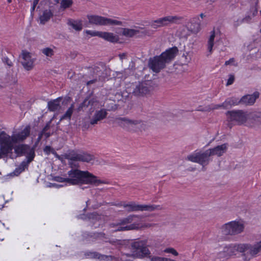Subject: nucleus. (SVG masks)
I'll list each match as a JSON object with an SVG mask.
<instances>
[{
    "label": "nucleus",
    "instance_id": "1",
    "mask_svg": "<svg viewBox=\"0 0 261 261\" xmlns=\"http://www.w3.org/2000/svg\"><path fill=\"white\" fill-rule=\"evenodd\" d=\"M224 252L228 256L235 255L237 252L241 253L243 260L249 261L261 252V240L253 244H231L224 247Z\"/></svg>",
    "mask_w": 261,
    "mask_h": 261
},
{
    "label": "nucleus",
    "instance_id": "2",
    "mask_svg": "<svg viewBox=\"0 0 261 261\" xmlns=\"http://www.w3.org/2000/svg\"><path fill=\"white\" fill-rule=\"evenodd\" d=\"M67 184L69 185L89 184L98 186L100 184H108L109 182L101 180L89 172L72 169L68 172Z\"/></svg>",
    "mask_w": 261,
    "mask_h": 261
},
{
    "label": "nucleus",
    "instance_id": "3",
    "mask_svg": "<svg viewBox=\"0 0 261 261\" xmlns=\"http://www.w3.org/2000/svg\"><path fill=\"white\" fill-rule=\"evenodd\" d=\"M177 47H173L162 53L160 56H156L149 59L148 67L153 72L158 73L164 68L167 63L170 62L178 53Z\"/></svg>",
    "mask_w": 261,
    "mask_h": 261
},
{
    "label": "nucleus",
    "instance_id": "4",
    "mask_svg": "<svg viewBox=\"0 0 261 261\" xmlns=\"http://www.w3.org/2000/svg\"><path fill=\"white\" fill-rule=\"evenodd\" d=\"M140 217L136 215H130L127 217L119 219L117 223L110 224V228L116 229L115 231H124L138 229L140 228Z\"/></svg>",
    "mask_w": 261,
    "mask_h": 261
},
{
    "label": "nucleus",
    "instance_id": "5",
    "mask_svg": "<svg viewBox=\"0 0 261 261\" xmlns=\"http://www.w3.org/2000/svg\"><path fill=\"white\" fill-rule=\"evenodd\" d=\"M147 240L137 239L132 241L129 246L130 253H124V255L134 258H143L150 256L147 248Z\"/></svg>",
    "mask_w": 261,
    "mask_h": 261
},
{
    "label": "nucleus",
    "instance_id": "6",
    "mask_svg": "<svg viewBox=\"0 0 261 261\" xmlns=\"http://www.w3.org/2000/svg\"><path fill=\"white\" fill-rule=\"evenodd\" d=\"M65 159L68 160V164L71 167H76L77 165L75 162H83L89 163L94 159V156L86 152L81 151L77 152L75 150H70L65 154Z\"/></svg>",
    "mask_w": 261,
    "mask_h": 261
},
{
    "label": "nucleus",
    "instance_id": "7",
    "mask_svg": "<svg viewBox=\"0 0 261 261\" xmlns=\"http://www.w3.org/2000/svg\"><path fill=\"white\" fill-rule=\"evenodd\" d=\"M113 205L117 206H122L126 208L128 212H136V211H149L152 212L155 210H161L162 207L160 205L155 204H137L134 202H130L128 203H122L118 204H113Z\"/></svg>",
    "mask_w": 261,
    "mask_h": 261
},
{
    "label": "nucleus",
    "instance_id": "8",
    "mask_svg": "<svg viewBox=\"0 0 261 261\" xmlns=\"http://www.w3.org/2000/svg\"><path fill=\"white\" fill-rule=\"evenodd\" d=\"M222 228L225 234L236 236L244 231L245 224L242 220H235L225 223Z\"/></svg>",
    "mask_w": 261,
    "mask_h": 261
},
{
    "label": "nucleus",
    "instance_id": "9",
    "mask_svg": "<svg viewBox=\"0 0 261 261\" xmlns=\"http://www.w3.org/2000/svg\"><path fill=\"white\" fill-rule=\"evenodd\" d=\"M153 83L152 81H145L143 82L133 85L132 93L136 96H143L149 94L153 90Z\"/></svg>",
    "mask_w": 261,
    "mask_h": 261
},
{
    "label": "nucleus",
    "instance_id": "10",
    "mask_svg": "<svg viewBox=\"0 0 261 261\" xmlns=\"http://www.w3.org/2000/svg\"><path fill=\"white\" fill-rule=\"evenodd\" d=\"M210 157L211 155L207 149L204 151H195L188 155L186 160L192 162L197 163L204 167L209 164L211 161Z\"/></svg>",
    "mask_w": 261,
    "mask_h": 261
},
{
    "label": "nucleus",
    "instance_id": "11",
    "mask_svg": "<svg viewBox=\"0 0 261 261\" xmlns=\"http://www.w3.org/2000/svg\"><path fill=\"white\" fill-rule=\"evenodd\" d=\"M87 18L89 20V22L90 24L98 25H121L122 22L120 21L112 19L110 18H106L105 17L98 16V15H88Z\"/></svg>",
    "mask_w": 261,
    "mask_h": 261
},
{
    "label": "nucleus",
    "instance_id": "12",
    "mask_svg": "<svg viewBox=\"0 0 261 261\" xmlns=\"http://www.w3.org/2000/svg\"><path fill=\"white\" fill-rule=\"evenodd\" d=\"M182 19V17L178 16H167L160 18L152 21L151 27L153 29L167 26L171 23H176Z\"/></svg>",
    "mask_w": 261,
    "mask_h": 261
},
{
    "label": "nucleus",
    "instance_id": "13",
    "mask_svg": "<svg viewBox=\"0 0 261 261\" xmlns=\"http://www.w3.org/2000/svg\"><path fill=\"white\" fill-rule=\"evenodd\" d=\"M14 151L18 155H25L27 164L31 163L35 155L34 149L27 145L21 144L16 146L14 147Z\"/></svg>",
    "mask_w": 261,
    "mask_h": 261
},
{
    "label": "nucleus",
    "instance_id": "14",
    "mask_svg": "<svg viewBox=\"0 0 261 261\" xmlns=\"http://www.w3.org/2000/svg\"><path fill=\"white\" fill-rule=\"evenodd\" d=\"M13 143L11 137L4 132L0 133V146L3 154L7 155L11 152L13 149Z\"/></svg>",
    "mask_w": 261,
    "mask_h": 261
},
{
    "label": "nucleus",
    "instance_id": "15",
    "mask_svg": "<svg viewBox=\"0 0 261 261\" xmlns=\"http://www.w3.org/2000/svg\"><path fill=\"white\" fill-rule=\"evenodd\" d=\"M227 119L231 122H234L238 124H242L245 122L247 119L246 112L243 110H236L228 111L226 113Z\"/></svg>",
    "mask_w": 261,
    "mask_h": 261
},
{
    "label": "nucleus",
    "instance_id": "16",
    "mask_svg": "<svg viewBox=\"0 0 261 261\" xmlns=\"http://www.w3.org/2000/svg\"><path fill=\"white\" fill-rule=\"evenodd\" d=\"M115 122L120 127L128 130H134L140 122L137 120L130 119L127 117H116Z\"/></svg>",
    "mask_w": 261,
    "mask_h": 261
},
{
    "label": "nucleus",
    "instance_id": "17",
    "mask_svg": "<svg viewBox=\"0 0 261 261\" xmlns=\"http://www.w3.org/2000/svg\"><path fill=\"white\" fill-rule=\"evenodd\" d=\"M83 241L87 242H95L96 241H107L108 238L106 234L102 232H85L82 234Z\"/></svg>",
    "mask_w": 261,
    "mask_h": 261
},
{
    "label": "nucleus",
    "instance_id": "18",
    "mask_svg": "<svg viewBox=\"0 0 261 261\" xmlns=\"http://www.w3.org/2000/svg\"><path fill=\"white\" fill-rule=\"evenodd\" d=\"M34 62L33 59L31 58L29 53L22 51L20 62L25 69L27 70H31L34 66Z\"/></svg>",
    "mask_w": 261,
    "mask_h": 261
},
{
    "label": "nucleus",
    "instance_id": "19",
    "mask_svg": "<svg viewBox=\"0 0 261 261\" xmlns=\"http://www.w3.org/2000/svg\"><path fill=\"white\" fill-rule=\"evenodd\" d=\"M258 91L254 92L252 94H247L240 99V104L245 106H252L259 96Z\"/></svg>",
    "mask_w": 261,
    "mask_h": 261
},
{
    "label": "nucleus",
    "instance_id": "20",
    "mask_svg": "<svg viewBox=\"0 0 261 261\" xmlns=\"http://www.w3.org/2000/svg\"><path fill=\"white\" fill-rule=\"evenodd\" d=\"M31 127L30 126H27L20 132L14 134L11 136V139L14 143L22 141L25 140L30 134Z\"/></svg>",
    "mask_w": 261,
    "mask_h": 261
},
{
    "label": "nucleus",
    "instance_id": "21",
    "mask_svg": "<svg viewBox=\"0 0 261 261\" xmlns=\"http://www.w3.org/2000/svg\"><path fill=\"white\" fill-rule=\"evenodd\" d=\"M107 111L108 110L105 109H101L99 110L96 111L90 120V123L92 125H94L97 124L99 121L106 118L108 115Z\"/></svg>",
    "mask_w": 261,
    "mask_h": 261
},
{
    "label": "nucleus",
    "instance_id": "22",
    "mask_svg": "<svg viewBox=\"0 0 261 261\" xmlns=\"http://www.w3.org/2000/svg\"><path fill=\"white\" fill-rule=\"evenodd\" d=\"M227 148V144L224 143L221 145L217 146L213 148L208 149V150L211 156L213 155L221 156L226 151Z\"/></svg>",
    "mask_w": 261,
    "mask_h": 261
},
{
    "label": "nucleus",
    "instance_id": "23",
    "mask_svg": "<svg viewBox=\"0 0 261 261\" xmlns=\"http://www.w3.org/2000/svg\"><path fill=\"white\" fill-rule=\"evenodd\" d=\"M140 33L146 35L147 33V31L144 30L143 31L140 32L139 30L123 28L122 29V34L125 37H133L135 36L139 35Z\"/></svg>",
    "mask_w": 261,
    "mask_h": 261
},
{
    "label": "nucleus",
    "instance_id": "24",
    "mask_svg": "<svg viewBox=\"0 0 261 261\" xmlns=\"http://www.w3.org/2000/svg\"><path fill=\"white\" fill-rule=\"evenodd\" d=\"M61 100V97H58L55 99L49 101L47 103L48 110L51 112L59 110L61 108L60 102Z\"/></svg>",
    "mask_w": 261,
    "mask_h": 261
},
{
    "label": "nucleus",
    "instance_id": "25",
    "mask_svg": "<svg viewBox=\"0 0 261 261\" xmlns=\"http://www.w3.org/2000/svg\"><path fill=\"white\" fill-rule=\"evenodd\" d=\"M85 254L86 256H88L91 258L98 259L100 261L106 260L110 257V256L101 254L95 251H88L86 252Z\"/></svg>",
    "mask_w": 261,
    "mask_h": 261
},
{
    "label": "nucleus",
    "instance_id": "26",
    "mask_svg": "<svg viewBox=\"0 0 261 261\" xmlns=\"http://www.w3.org/2000/svg\"><path fill=\"white\" fill-rule=\"evenodd\" d=\"M67 24L71 26L73 29L76 31H80L83 29L82 21L81 20H74L69 18L67 20Z\"/></svg>",
    "mask_w": 261,
    "mask_h": 261
},
{
    "label": "nucleus",
    "instance_id": "27",
    "mask_svg": "<svg viewBox=\"0 0 261 261\" xmlns=\"http://www.w3.org/2000/svg\"><path fill=\"white\" fill-rule=\"evenodd\" d=\"M239 104H240V99L232 97L227 98L222 103V106L225 109H228L231 108L232 106H237Z\"/></svg>",
    "mask_w": 261,
    "mask_h": 261
},
{
    "label": "nucleus",
    "instance_id": "28",
    "mask_svg": "<svg viewBox=\"0 0 261 261\" xmlns=\"http://www.w3.org/2000/svg\"><path fill=\"white\" fill-rule=\"evenodd\" d=\"M100 38L111 42H116L118 41L119 38L112 33L101 32Z\"/></svg>",
    "mask_w": 261,
    "mask_h": 261
},
{
    "label": "nucleus",
    "instance_id": "29",
    "mask_svg": "<svg viewBox=\"0 0 261 261\" xmlns=\"http://www.w3.org/2000/svg\"><path fill=\"white\" fill-rule=\"evenodd\" d=\"M53 14L50 10H45L43 12L42 15L39 17L40 23L44 24L48 21L50 18L53 16Z\"/></svg>",
    "mask_w": 261,
    "mask_h": 261
},
{
    "label": "nucleus",
    "instance_id": "30",
    "mask_svg": "<svg viewBox=\"0 0 261 261\" xmlns=\"http://www.w3.org/2000/svg\"><path fill=\"white\" fill-rule=\"evenodd\" d=\"M190 28L194 32H198L200 30V21L198 17L193 18L191 22Z\"/></svg>",
    "mask_w": 261,
    "mask_h": 261
},
{
    "label": "nucleus",
    "instance_id": "31",
    "mask_svg": "<svg viewBox=\"0 0 261 261\" xmlns=\"http://www.w3.org/2000/svg\"><path fill=\"white\" fill-rule=\"evenodd\" d=\"M97 101L95 98H86L80 105L79 109H83L84 107L87 108L89 106H93Z\"/></svg>",
    "mask_w": 261,
    "mask_h": 261
},
{
    "label": "nucleus",
    "instance_id": "32",
    "mask_svg": "<svg viewBox=\"0 0 261 261\" xmlns=\"http://www.w3.org/2000/svg\"><path fill=\"white\" fill-rule=\"evenodd\" d=\"M215 37V31L214 30H213L211 32V35L207 42V49L210 53H211L212 51Z\"/></svg>",
    "mask_w": 261,
    "mask_h": 261
},
{
    "label": "nucleus",
    "instance_id": "33",
    "mask_svg": "<svg viewBox=\"0 0 261 261\" xmlns=\"http://www.w3.org/2000/svg\"><path fill=\"white\" fill-rule=\"evenodd\" d=\"M74 105L72 104L71 106L68 108L65 113L61 117L60 121L63 119H69L70 120L71 115L73 112Z\"/></svg>",
    "mask_w": 261,
    "mask_h": 261
},
{
    "label": "nucleus",
    "instance_id": "34",
    "mask_svg": "<svg viewBox=\"0 0 261 261\" xmlns=\"http://www.w3.org/2000/svg\"><path fill=\"white\" fill-rule=\"evenodd\" d=\"M73 4L72 0H62L60 3V8L65 10L70 8Z\"/></svg>",
    "mask_w": 261,
    "mask_h": 261
},
{
    "label": "nucleus",
    "instance_id": "35",
    "mask_svg": "<svg viewBox=\"0 0 261 261\" xmlns=\"http://www.w3.org/2000/svg\"><path fill=\"white\" fill-rule=\"evenodd\" d=\"M27 164V163H26L25 162H22L20 166L16 168L12 174L16 176L18 175L21 172L24 170Z\"/></svg>",
    "mask_w": 261,
    "mask_h": 261
},
{
    "label": "nucleus",
    "instance_id": "36",
    "mask_svg": "<svg viewBox=\"0 0 261 261\" xmlns=\"http://www.w3.org/2000/svg\"><path fill=\"white\" fill-rule=\"evenodd\" d=\"M41 52L44 55L48 57H51L54 55V51L49 47H45L41 49Z\"/></svg>",
    "mask_w": 261,
    "mask_h": 261
},
{
    "label": "nucleus",
    "instance_id": "37",
    "mask_svg": "<svg viewBox=\"0 0 261 261\" xmlns=\"http://www.w3.org/2000/svg\"><path fill=\"white\" fill-rule=\"evenodd\" d=\"M43 151L46 154H49L50 153H52L53 154H57V153L56 152L54 149L51 147L50 146H46L44 148Z\"/></svg>",
    "mask_w": 261,
    "mask_h": 261
},
{
    "label": "nucleus",
    "instance_id": "38",
    "mask_svg": "<svg viewBox=\"0 0 261 261\" xmlns=\"http://www.w3.org/2000/svg\"><path fill=\"white\" fill-rule=\"evenodd\" d=\"M105 67L101 66V67H95L93 68L94 72L96 73L99 77L105 76L103 75L100 73V72L102 71L104 69Z\"/></svg>",
    "mask_w": 261,
    "mask_h": 261
},
{
    "label": "nucleus",
    "instance_id": "39",
    "mask_svg": "<svg viewBox=\"0 0 261 261\" xmlns=\"http://www.w3.org/2000/svg\"><path fill=\"white\" fill-rule=\"evenodd\" d=\"M85 33L92 37L98 36L99 37H100L101 32L86 30Z\"/></svg>",
    "mask_w": 261,
    "mask_h": 261
},
{
    "label": "nucleus",
    "instance_id": "40",
    "mask_svg": "<svg viewBox=\"0 0 261 261\" xmlns=\"http://www.w3.org/2000/svg\"><path fill=\"white\" fill-rule=\"evenodd\" d=\"M151 261H171V259L156 256H149Z\"/></svg>",
    "mask_w": 261,
    "mask_h": 261
},
{
    "label": "nucleus",
    "instance_id": "41",
    "mask_svg": "<svg viewBox=\"0 0 261 261\" xmlns=\"http://www.w3.org/2000/svg\"><path fill=\"white\" fill-rule=\"evenodd\" d=\"M164 252L166 253H171L174 255L175 256H177L178 255V252L173 248H166L164 250Z\"/></svg>",
    "mask_w": 261,
    "mask_h": 261
},
{
    "label": "nucleus",
    "instance_id": "42",
    "mask_svg": "<svg viewBox=\"0 0 261 261\" xmlns=\"http://www.w3.org/2000/svg\"><path fill=\"white\" fill-rule=\"evenodd\" d=\"M55 180L58 182H65L67 183L68 177L56 176L55 177Z\"/></svg>",
    "mask_w": 261,
    "mask_h": 261
},
{
    "label": "nucleus",
    "instance_id": "43",
    "mask_svg": "<svg viewBox=\"0 0 261 261\" xmlns=\"http://www.w3.org/2000/svg\"><path fill=\"white\" fill-rule=\"evenodd\" d=\"M234 81V75H233L232 74H230L229 75V79H228L227 83H226V86H229V85L232 84Z\"/></svg>",
    "mask_w": 261,
    "mask_h": 261
},
{
    "label": "nucleus",
    "instance_id": "44",
    "mask_svg": "<svg viewBox=\"0 0 261 261\" xmlns=\"http://www.w3.org/2000/svg\"><path fill=\"white\" fill-rule=\"evenodd\" d=\"M123 72H125V70L124 71H117L116 72V76H117L118 78H122V77H124L125 78L126 76V75H124V76L122 75V74Z\"/></svg>",
    "mask_w": 261,
    "mask_h": 261
},
{
    "label": "nucleus",
    "instance_id": "45",
    "mask_svg": "<svg viewBox=\"0 0 261 261\" xmlns=\"http://www.w3.org/2000/svg\"><path fill=\"white\" fill-rule=\"evenodd\" d=\"M234 59L231 58L229 60L226 61L225 63V65H228L234 62Z\"/></svg>",
    "mask_w": 261,
    "mask_h": 261
},
{
    "label": "nucleus",
    "instance_id": "46",
    "mask_svg": "<svg viewBox=\"0 0 261 261\" xmlns=\"http://www.w3.org/2000/svg\"><path fill=\"white\" fill-rule=\"evenodd\" d=\"M119 57L120 59L122 60L124 59H125L126 57V53H123L119 55Z\"/></svg>",
    "mask_w": 261,
    "mask_h": 261
},
{
    "label": "nucleus",
    "instance_id": "47",
    "mask_svg": "<svg viewBox=\"0 0 261 261\" xmlns=\"http://www.w3.org/2000/svg\"><path fill=\"white\" fill-rule=\"evenodd\" d=\"M49 123H47V124L42 129L43 130V132H47L49 128Z\"/></svg>",
    "mask_w": 261,
    "mask_h": 261
},
{
    "label": "nucleus",
    "instance_id": "48",
    "mask_svg": "<svg viewBox=\"0 0 261 261\" xmlns=\"http://www.w3.org/2000/svg\"><path fill=\"white\" fill-rule=\"evenodd\" d=\"M40 0H34L33 2L32 6L34 7H36V6L38 4L39 1Z\"/></svg>",
    "mask_w": 261,
    "mask_h": 261
},
{
    "label": "nucleus",
    "instance_id": "49",
    "mask_svg": "<svg viewBox=\"0 0 261 261\" xmlns=\"http://www.w3.org/2000/svg\"><path fill=\"white\" fill-rule=\"evenodd\" d=\"M5 60H6V63L8 64V65L9 66H12V62L11 61H10L9 60L8 58L6 59Z\"/></svg>",
    "mask_w": 261,
    "mask_h": 261
},
{
    "label": "nucleus",
    "instance_id": "50",
    "mask_svg": "<svg viewBox=\"0 0 261 261\" xmlns=\"http://www.w3.org/2000/svg\"><path fill=\"white\" fill-rule=\"evenodd\" d=\"M51 136V134L50 133L46 132L45 133L44 137L45 139H47Z\"/></svg>",
    "mask_w": 261,
    "mask_h": 261
},
{
    "label": "nucleus",
    "instance_id": "51",
    "mask_svg": "<svg viewBox=\"0 0 261 261\" xmlns=\"http://www.w3.org/2000/svg\"><path fill=\"white\" fill-rule=\"evenodd\" d=\"M96 216H97V215L96 213H92V214H89V218L90 219L93 218L94 217H96Z\"/></svg>",
    "mask_w": 261,
    "mask_h": 261
},
{
    "label": "nucleus",
    "instance_id": "52",
    "mask_svg": "<svg viewBox=\"0 0 261 261\" xmlns=\"http://www.w3.org/2000/svg\"><path fill=\"white\" fill-rule=\"evenodd\" d=\"M42 136L41 135V134H39L38 135V138L37 139V142H39L40 141V140H41V139L42 138Z\"/></svg>",
    "mask_w": 261,
    "mask_h": 261
},
{
    "label": "nucleus",
    "instance_id": "53",
    "mask_svg": "<svg viewBox=\"0 0 261 261\" xmlns=\"http://www.w3.org/2000/svg\"><path fill=\"white\" fill-rule=\"evenodd\" d=\"M97 81L96 79H94V80H91L89 82H88L87 83V84L88 85H90V84H93L95 82H96V81Z\"/></svg>",
    "mask_w": 261,
    "mask_h": 261
},
{
    "label": "nucleus",
    "instance_id": "54",
    "mask_svg": "<svg viewBox=\"0 0 261 261\" xmlns=\"http://www.w3.org/2000/svg\"><path fill=\"white\" fill-rule=\"evenodd\" d=\"M35 8L36 7H32L31 9V14H33L35 10Z\"/></svg>",
    "mask_w": 261,
    "mask_h": 261
},
{
    "label": "nucleus",
    "instance_id": "55",
    "mask_svg": "<svg viewBox=\"0 0 261 261\" xmlns=\"http://www.w3.org/2000/svg\"><path fill=\"white\" fill-rule=\"evenodd\" d=\"M220 107H223V106H222V105H217V106H216L213 108V109H218V108H220Z\"/></svg>",
    "mask_w": 261,
    "mask_h": 261
},
{
    "label": "nucleus",
    "instance_id": "56",
    "mask_svg": "<svg viewBox=\"0 0 261 261\" xmlns=\"http://www.w3.org/2000/svg\"><path fill=\"white\" fill-rule=\"evenodd\" d=\"M116 109V107L115 105H114L113 107H112V108L111 109H109V110H115Z\"/></svg>",
    "mask_w": 261,
    "mask_h": 261
},
{
    "label": "nucleus",
    "instance_id": "57",
    "mask_svg": "<svg viewBox=\"0 0 261 261\" xmlns=\"http://www.w3.org/2000/svg\"><path fill=\"white\" fill-rule=\"evenodd\" d=\"M45 133L46 132H43V130L42 129V131L39 133V134H41V135L43 137V136H44Z\"/></svg>",
    "mask_w": 261,
    "mask_h": 261
},
{
    "label": "nucleus",
    "instance_id": "58",
    "mask_svg": "<svg viewBox=\"0 0 261 261\" xmlns=\"http://www.w3.org/2000/svg\"><path fill=\"white\" fill-rule=\"evenodd\" d=\"M200 16L201 17V18H203L205 16H204V14L201 13L200 14Z\"/></svg>",
    "mask_w": 261,
    "mask_h": 261
},
{
    "label": "nucleus",
    "instance_id": "59",
    "mask_svg": "<svg viewBox=\"0 0 261 261\" xmlns=\"http://www.w3.org/2000/svg\"><path fill=\"white\" fill-rule=\"evenodd\" d=\"M56 155V156L58 158H60V156L57 154H55Z\"/></svg>",
    "mask_w": 261,
    "mask_h": 261
},
{
    "label": "nucleus",
    "instance_id": "60",
    "mask_svg": "<svg viewBox=\"0 0 261 261\" xmlns=\"http://www.w3.org/2000/svg\"><path fill=\"white\" fill-rule=\"evenodd\" d=\"M102 190V189H97V191H101Z\"/></svg>",
    "mask_w": 261,
    "mask_h": 261
},
{
    "label": "nucleus",
    "instance_id": "61",
    "mask_svg": "<svg viewBox=\"0 0 261 261\" xmlns=\"http://www.w3.org/2000/svg\"><path fill=\"white\" fill-rule=\"evenodd\" d=\"M12 0H8V3H11Z\"/></svg>",
    "mask_w": 261,
    "mask_h": 261
},
{
    "label": "nucleus",
    "instance_id": "62",
    "mask_svg": "<svg viewBox=\"0 0 261 261\" xmlns=\"http://www.w3.org/2000/svg\"><path fill=\"white\" fill-rule=\"evenodd\" d=\"M247 18H244L243 20L245 21L246 20H247Z\"/></svg>",
    "mask_w": 261,
    "mask_h": 261
},
{
    "label": "nucleus",
    "instance_id": "63",
    "mask_svg": "<svg viewBox=\"0 0 261 261\" xmlns=\"http://www.w3.org/2000/svg\"><path fill=\"white\" fill-rule=\"evenodd\" d=\"M2 157L1 153H0V159Z\"/></svg>",
    "mask_w": 261,
    "mask_h": 261
},
{
    "label": "nucleus",
    "instance_id": "64",
    "mask_svg": "<svg viewBox=\"0 0 261 261\" xmlns=\"http://www.w3.org/2000/svg\"><path fill=\"white\" fill-rule=\"evenodd\" d=\"M260 33H261V30H260Z\"/></svg>",
    "mask_w": 261,
    "mask_h": 261
}]
</instances>
